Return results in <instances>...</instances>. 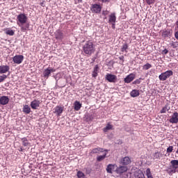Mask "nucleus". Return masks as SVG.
I'll return each mask as SVG.
<instances>
[{"label": "nucleus", "instance_id": "obj_1", "mask_svg": "<svg viewBox=\"0 0 178 178\" xmlns=\"http://www.w3.org/2000/svg\"><path fill=\"white\" fill-rule=\"evenodd\" d=\"M27 16L26 14H19L17 17V23L19 27H21L22 31H26L30 29V24L27 23Z\"/></svg>", "mask_w": 178, "mask_h": 178}, {"label": "nucleus", "instance_id": "obj_2", "mask_svg": "<svg viewBox=\"0 0 178 178\" xmlns=\"http://www.w3.org/2000/svg\"><path fill=\"white\" fill-rule=\"evenodd\" d=\"M83 51L86 55L91 56L95 52V45L92 42L88 41L83 44Z\"/></svg>", "mask_w": 178, "mask_h": 178}, {"label": "nucleus", "instance_id": "obj_3", "mask_svg": "<svg viewBox=\"0 0 178 178\" xmlns=\"http://www.w3.org/2000/svg\"><path fill=\"white\" fill-rule=\"evenodd\" d=\"M178 169V160H172L170 161V167L165 170V172L170 176L176 173V170Z\"/></svg>", "mask_w": 178, "mask_h": 178}, {"label": "nucleus", "instance_id": "obj_4", "mask_svg": "<svg viewBox=\"0 0 178 178\" xmlns=\"http://www.w3.org/2000/svg\"><path fill=\"white\" fill-rule=\"evenodd\" d=\"M127 166H120L116 168L115 172L117 175H119L120 177L127 178L129 177V173L127 172Z\"/></svg>", "mask_w": 178, "mask_h": 178}, {"label": "nucleus", "instance_id": "obj_5", "mask_svg": "<svg viewBox=\"0 0 178 178\" xmlns=\"http://www.w3.org/2000/svg\"><path fill=\"white\" fill-rule=\"evenodd\" d=\"M172 75H173V71L168 70L165 72L161 73L159 76V79L160 81H165V80H168V79H169V77H171V76Z\"/></svg>", "mask_w": 178, "mask_h": 178}, {"label": "nucleus", "instance_id": "obj_6", "mask_svg": "<svg viewBox=\"0 0 178 178\" xmlns=\"http://www.w3.org/2000/svg\"><path fill=\"white\" fill-rule=\"evenodd\" d=\"M92 13H101L102 10V6L99 4H92L90 7Z\"/></svg>", "mask_w": 178, "mask_h": 178}, {"label": "nucleus", "instance_id": "obj_7", "mask_svg": "<svg viewBox=\"0 0 178 178\" xmlns=\"http://www.w3.org/2000/svg\"><path fill=\"white\" fill-rule=\"evenodd\" d=\"M55 72V69L49 67L43 72V76L44 77V79H49V76L51 75V73H54Z\"/></svg>", "mask_w": 178, "mask_h": 178}, {"label": "nucleus", "instance_id": "obj_8", "mask_svg": "<svg viewBox=\"0 0 178 178\" xmlns=\"http://www.w3.org/2000/svg\"><path fill=\"white\" fill-rule=\"evenodd\" d=\"M106 80L109 81V83H116V81H118V76L112 74H107L106 75Z\"/></svg>", "mask_w": 178, "mask_h": 178}, {"label": "nucleus", "instance_id": "obj_9", "mask_svg": "<svg viewBox=\"0 0 178 178\" xmlns=\"http://www.w3.org/2000/svg\"><path fill=\"white\" fill-rule=\"evenodd\" d=\"M23 59H24V56H23V55H16L13 58V61L17 65H20V63L23 62Z\"/></svg>", "mask_w": 178, "mask_h": 178}, {"label": "nucleus", "instance_id": "obj_10", "mask_svg": "<svg viewBox=\"0 0 178 178\" xmlns=\"http://www.w3.org/2000/svg\"><path fill=\"white\" fill-rule=\"evenodd\" d=\"M108 151H109L108 149H105L104 152H102L103 155L97 156V162H102V161H104L105 158H108L106 155H108Z\"/></svg>", "mask_w": 178, "mask_h": 178}, {"label": "nucleus", "instance_id": "obj_11", "mask_svg": "<svg viewBox=\"0 0 178 178\" xmlns=\"http://www.w3.org/2000/svg\"><path fill=\"white\" fill-rule=\"evenodd\" d=\"M40 104H41L40 100L34 99L31 102V107L32 109H38L40 108Z\"/></svg>", "mask_w": 178, "mask_h": 178}, {"label": "nucleus", "instance_id": "obj_12", "mask_svg": "<svg viewBox=\"0 0 178 178\" xmlns=\"http://www.w3.org/2000/svg\"><path fill=\"white\" fill-rule=\"evenodd\" d=\"M134 79H136V75L134 74H130L124 78V81L127 83V84H129V83H131Z\"/></svg>", "mask_w": 178, "mask_h": 178}, {"label": "nucleus", "instance_id": "obj_13", "mask_svg": "<svg viewBox=\"0 0 178 178\" xmlns=\"http://www.w3.org/2000/svg\"><path fill=\"white\" fill-rule=\"evenodd\" d=\"M10 70V67L8 65H0V74L8 73Z\"/></svg>", "mask_w": 178, "mask_h": 178}, {"label": "nucleus", "instance_id": "obj_14", "mask_svg": "<svg viewBox=\"0 0 178 178\" xmlns=\"http://www.w3.org/2000/svg\"><path fill=\"white\" fill-rule=\"evenodd\" d=\"M9 97L8 96H2L0 97V104L1 105H8L9 104Z\"/></svg>", "mask_w": 178, "mask_h": 178}, {"label": "nucleus", "instance_id": "obj_15", "mask_svg": "<svg viewBox=\"0 0 178 178\" xmlns=\"http://www.w3.org/2000/svg\"><path fill=\"white\" fill-rule=\"evenodd\" d=\"M170 123H178V113L175 112L169 120Z\"/></svg>", "mask_w": 178, "mask_h": 178}, {"label": "nucleus", "instance_id": "obj_16", "mask_svg": "<svg viewBox=\"0 0 178 178\" xmlns=\"http://www.w3.org/2000/svg\"><path fill=\"white\" fill-rule=\"evenodd\" d=\"M116 168V165L115 164H108L106 168V172L107 173H113L115 172Z\"/></svg>", "mask_w": 178, "mask_h": 178}, {"label": "nucleus", "instance_id": "obj_17", "mask_svg": "<svg viewBox=\"0 0 178 178\" xmlns=\"http://www.w3.org/2000/svg\"><path fill=\"white\" fill-rule=\"evenodd\" d=\"M131 163V160L130 159V157H129V156H126V157L122 159L120 161V163H122V165H129Z\"/></svg>", "mask_w": 178, "mask_h": 178}, {"label": "nucleus", "instance_id": "obj_18", "mask_svg": "<svg viewBox=\"0 0 178 178\" xmlns=\"http://www.w3.org/2000/svg\"><path fill=\"white\" fill-rule=\"evenodd\" d=\"M172 34V30L169 29H165L163 30V32L161 33V35L163 38H166V37H169Z\"/></svg>", "mask_w": 178, "mask_h": 178}, {"label": "nucleus", "instance_id": "obj_19", "mask_svg": "<svg viewBox=\"0 0 178 178\" xmlns=\"http://www.w3.org/2000/svg\"><path fill=\"white\" fill-rule=\"evenodd\" d=\"M108 22L116 23V14L115 13H113L109 15Z\"/></svg>", "mask_w": 178, "mask_h": 178}, {"label": "nucleus", "instance_id": "obj_20", "mask_svg": "<svg viewBox=\"0 0 178 178\" xmlns=\"http://www.w3.org/2000/svg\"><path fill=\"white\" fill-rule=\"evenodd\" d=\"M63 112V107H60L59 106H57L55 108L54 113H56L58 116H60V114Z\"/></svg>", "mask_w": 178, "mask_h": 178}, {"label": "nucleus", "instance_id": "obj_21", "mask_svg": "<svg viewBox=\"0 0 178 178\" xmlns=\"http://www.w3.org/2000/svg\"><path fill=\"white\" fill-rule=\"evenodd\" d=\"M55 37L56 40H63V33L60 31H56L55 33Z\"/></svg>", "mask_w": 178, "mask_h": 178}, {"label": "nucleus", "instance_id": "obj_22", "mask_svg": "<svg viewBox=\"0 0 178 178\" xmlns=\"http://www.w3.org/2000/svg\"><path fill=\"white\" fill-rule=\"evenodd\" d=\"M3 31L7 35H15V31L10 29V28H6L3 30Z\"/></svg>", "mask_w": 178, "mask_h": 178}, {"label": "nucleus", "instance_id": "obj_23", "mask_svg": "<svg viewBox=\"0 0 178 178\" xmlns=\"http://www.w3.org/2000/svg\"><path fill=\"white\" fill-rule=\"evenodd\" d=\"M130 95L133 98H136V97H138V95H140V91L134 89L130 92Z\"/></svg>", "mask_w": 178, "mask_h": 178}, {"label": "nucleus", "instance_id": "obj_24", "mask_svg": "<svg viewBox=\"0 0 178 178\" xmlns=\"http://www.w3.org/2000/svg\"><path fill=\"white\" fill-rule=\"evenodd\" d=\"M74 111H80V109H81V104H80V102L79 101H76L74 103Z\"/></svg>", "mask_w": 178, "mask_h": 178}, {"label": "nucleus", "instance_id": "obj_25", "mask_svg": "<svg viewBox=\"0 0 178 178\" xmlns=\"http://www.w3.org/2000/svg\"><path fill=\"white\" fill-rule=\"evenodd\" d=\"M105 149L101 147H97L92 150V154H99V152H104Z\"/></svg>", "mask_w": 178, "mask_h": 178}, {"label": "nucleus", "instance_id": "obj_26", "mask_svg": "<svg viewBox=\"0 0 178 178\" xmlns=\"http://www.w3.org/2000/svg\"><path fill=\"white\" fill-rule=\"evenodd\" d=\"M99 71V67L98 65H95L93 70V72L92 74V77H97L98 76V72Z\"/></svg>", "mask_w": 178, "mask_h": 178}, {"label": "nucleus", "instance_id": "obj_27", "mask_svg": "<svg viewBox=\"0 0 178 178\" xmlns=\"http://www.w3.org/2000/svg\"><path fill=\"white\" fill-rule=\"evenodd\" d=\"M30 112H31V108H30V106H29V105L24 106L23 113L29 114V113H30Z\"/></svg>", "mask_w": 178, "mask_h": 178}, {"label": "nucleus", "instance_id": "obj_28", "mask_svg": "<svg viewBox=\"0 0 178 178\" xmlns=\"http://www.w3.org/2000/svg\"><path fill=\"white\" fill-rule=\"evenodd\" d=\"M112 129H113V125L108 123L106 124V127L103 129V131L106 133V131H109V130H112Z\"/></svg>", "mask_w": 178, "mask_h": 178}, {"label": "nucleus", "instance_id": "obj_29", "mask_svg": "<svg viewBox=\"0 0 178 178\" xmlns=\"http://www.w3.org/2000/svg\"><path fill=\"white\" fill-rule=\"evenodd\" d=\"M162 156V153L161 152H156L153 154V159H159Z\"/></svg>", "mask_w": 178, "mask_h": 178}, {"label": "nucleus", "instance_id": "obj_30", "mask_svg": "<svg viewBox=\"0 0 178 178\" xmlns=\"http://www.w3.org/2000/svg\"><path fill=\"white\" fill-rule=\"evenodd\" d=\"M22 145L24 147H29V145H30V143H29V140H27L26 138H22Z\"/></svg>", "mask_w": 178, "mask_h": 178}, {"label": "nucleus", "instance_id": "obj_31", "mask_svg": "<svg viewBox=\"0 0 178 178\" xmlns=\"http://www.w3.org/2000/svg\"><path fill=\"white\" fill-rule=\"evenodd\" d=\"M170 109V107L168 104H166L161 110V113H166Z\"/></svg>", "mask_w": 178, "mask_h": 178}, {"label": "nucleus", "instance_id": "obj_32", "mask_svg": "<svg viewBox=\"0 0 178 178\" xmlns=\"http://www.w3.org/2000/svg\"><path fill=\"white\" fill-rule=\"evenodd\" d=\"M146 176L147 178H154V177H152V174L151 173V169L150 168H147L146 170Z\"/></svg>", "mask_w": 178, "mask_h": 178}, {"label": "nucleus", "instance_id": "obj_33", "mask_svg": "<svg viewBox=\"0 0 178 178\" xmlns=\"http://www.w3.org/2000/svg\"><path fill=\"white\" fill-rule=\"evenodd\" d=\"M152 67V65L149 63H146L145 65H143V70H148V69H151Z\"/></svg>", "mask_w": 178, "mask_h": 178}, {"label": "nucleus", "instance_id": "obj_34", "mask_svg": "<svg viewBox=\"0 0 178 178\" xmlns=\"http://www.w3.org/2000/svg\"><path fill=\"white\" fill-rule=\"evenodd\" d=\"M95 118V116H94V115H92V114L88 115L86 117V120H87V122H92V120H94Z\"/></svg>", "mask_w": 178, "mask_h": 178}, {"label": "nucleus", "instance_id": "obj_35", "mask_svg": "<svg viewBox=\"0 0 178 178\" xmlns=\"http://www.w3.org/2000/svg\"><path fill=\"white\" fill-rule=\"evenodd\" d=\"M76 176L78 178H84L86 177V175H84V173L81 171H78Z\"/></svg>", "mask_w": 178, "mask_h": 178}, {"label": "nucleus", "instance_id": "obj_36", "mask_svg": "<svg viewBox=\"0 0 178 178\" xmlns=\"http://www.w3.org/2000/svg\"><path fill=\"white\" fill-rule=\"evenodd\" d=\"M7 76L5 74H3L2 76H0V83H2L3 81H5V79H7Z\"/></svg>", "mask_w": 178, "mask_h": 178}, {"label": "nucleus", "instance_id": "obj_37", "mask_svg": "<svg viewBox=\"0 0 178 178\" xmlns=\"http://www.w3.org/2000/svg\"><path fill=\"white\" fill-rule=\"evenodd\" d=\"M156 0H145L147 5H153V3H155Z\"/></svg>", "mask_w": 178, "mask_h": 178}, {"label": "nucleus", "instance_id": "obj_38", "mask_svg": "<svg viewBox=\"0 0 178 178\" xmlns=\"http://www.w3.org/2000/svg\"><path fill=\"white\" fill-rule=\"evenodd\" d=\"M127 48H129V46L127 45V44H124L121 49L122 52H124V51H126Z\"/></svg>", "mask_w": 178, "mask_h": 178}, {"label": "nucleus", "instance_id": "obj_39", "mask_svg": "<svg viewBox=\"0 0 178 178\" xmlns=\"http://www.w3.org/2000/svg\"><path fill=\"white\" fill-rule=\"evenodd\" d=\"M167 152L168 154H170L171 152H173V146H170L167 148Z\"/></svg>", "mask_w": 178, "mask_h": 178}, {"label": "nucleus", "instance_id": "obj_40", "mask_svg": "<svg viewBox=\"0 0 178 178\" xmlns=\"http://www.w3.org/2000/svg\"><path fill=\"white\" fill-rule=\"evenodd\" d=\"M170 46H171L172 48H177L178 44H177V42H172L170 44Z\"/></svg>", "mask_w": 178, "mask_h": 178}, {"label": "nucleus", "instance_id": "obj_41", "mask_svg": "<svg viewBox=\"0 0 178 178\" xmlns=\"http://www.w3.org/2000/svg\"><path fill=\"white\" fill-rule=\"evenodd\" d=\"M140 83H141V81H140V79H136L133 82V84H140Z\"/></svg>", "mask_w": 178, "mask_h": 178}, {"label": "nucleus", "instance_id": "obj_42", "mask_svg": "<svg viewBox=\"0 0 178 178\" xmlns=\"http://www.w3.org/2000/svg\"><path fill=\"white\" fill-rule=\"evenodd\" d=\"M168 52L169 51L167 49L162 51V54H164V55H166Z\"/></svg>", "mask_w": 178, "mask_h": 178}, {"label": "nucleus", "instance_id": "obj_43", "mask_svg": "<svg viewBox=\"0 0 178 178\" xmlns=\"http://www.w3.org/2000/svg\"><path fill=\"white\" fill-rule=\"evenodd\" d=\"M99 2H104V3H106V2H109V1H111V0H99Z\"/></svg>", "mask_w": 178, "mask_h": 178}, {"label": "nucleus", "instance_id": "obj_44", "mask_svg": "<svg viewBox=\"0 0 178 178\" xmlns=\"http://www.w3.org/2000/svg\"><path fill=\"white\" fill-rule=\"evenodd\" d=\"M175 38H177V40H178V31H177L175 34Z\"/></svg>", "mask_w": 178, "mask_h": 178}, {"label": "nucleus", "instance_id": "obj_45", "mask_svg": "<svg viewBox=\"0 0 178 178\" xmlns=\"http://www.w3.org/2000/svg\"><path fill=\"white\" fill-rule=\"evenodd\" d=\"M111 24H112L111 26L112 29H115V23H111Z\"/></svg>", "mask_w": 178, "mask_h": 178}, {"label": "nucleus", "instance_id": "obj_46", "mask_svg": "<svg viewBox=\"0 0 178 178\" xmlns=\"http://www.w3.org/2000/svg\"><path fill=\"white\" fill-rule=\"evenodd\" d=\"M124 58V57L122 56H121V57H119V59L120 60H123V59Z\"/></svg>", "mask_w": 178, "mask_h": 178}, {"label": "nucleus", "instance_id": "obj_47", "mask_svg": "<svg viewBox=\"0 0 178 178\" xmlns=\"http://www.w3.org/2000/svg\"><path fill=\"white\" fill-rule=\"evenodd\" d=\"M177 152V154H178V149H177V152Z\"/></svg>", "mask_w": 178, "mask_h": 178}, {"label": "nucleus", "instance_id": "obj_48", "mask_svg": "<svg viewBox=\"0 0 178 178\" xmlns=\"http://www.w3.org/2000/svg\"><path fill=\"white\" fill-rule=\"evenodd\" d=\"M21 151H23V149L21 148Z\"/></svg>", "mask_w": 178, "mask_h": 178}]
</instances>
